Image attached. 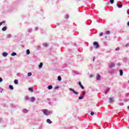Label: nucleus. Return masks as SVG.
I'll return each instance as SVG.
<instances>
[{
    "instance_id": "15",
    "label": "nucleus",
    "mask_w": 129,
    "mask_h": 129,
    "mask_svg": "<svg viewBox=\"0 0 129 129\" xmlns=\"http://www.w3.org/2000/svg\"><path fill=\"white\" fill-rule=\"evenodd\" d=\"M48 89H49V90H50V89H52V88H53V86L52 85H49L47 87Z\"/></svg>"
},
{
    "instance_id": "1",
    "label": "nucleus",
    "mask_w": 129,
    "mask_h": 129,
    "mask_svg": "<svg viewBox=\"0 0 129 129\" xmlns=\"http://www.w3.org/2000/svg\"><path fill=\"white\" fill-rule=\"evenodd\" d=\"M42 111L45 115H49L52 113V111H48L47 109H42Z\"/></svg>"
},
{
    "instance_id": "26",
    "label": "nucleus",
    "mask_w": 129,
    "mask_h": 129,
    "mask_svg": "<svg viewBox=\"0 0 129 129\" xmlns=\"http://www.w3.org/2000/svg\"><path fill=\"white\" fill-rule=\"evenodd\" d=\"M16 55H17V53H16V52H13L11 54V56H16Z\"/></svg>"
},
{
    "instance_id": "50",
    "label": "nucleus",
    "mask_w": 129,
    "mask_h": 129,
    "mask_svg": "<svg viewBox=\"0 0 129 129\" xmlns=\"http://www.w3.org/2000/svg\"><path fill=\"white\" fill-rule=\"evenodd\" d=\"M105 38H107V36H105Z\"/></svg>"
},
{
    "instance_id": "23",
    "label": "nucleus",
    "mask_w": 129,
    "mask_h": 129,
    "mask_svg": "<svg viewBox=\"0 0 129 129\" xmlns=\"http://www.w3.org/2000/svg\"><path fill=\"white\" fill-rule=\"evenodd\" d=\"M30 50L29 49H27L26 50V54L27 55H30Z\"/></svg>"
},
{
    "instance_id": "27",
    "label": "nucleus",
    "mask_w": 129,
    "mask_h": 129,
    "mask_svg": "<svg viewBox=\"0 0 129 129\" xmlns=\"http://www.w3.org/2000/svg\"><path fill=\"white\" fill-rule=\"evenodd\" d=\"M3 24H6V21H4L0 23V26H2Z\"/></svg>"
},
{
    "instance_id": "25",
    "label": "nucleus",
    "mask_w": 129,
    "mask_h": 129,
    "mask_svg": "<svg viewBox=\"0 0 129 129\" xmlns=\"http://www.w3.org/2000/svg\"><path fill=\"white\" fill-rule=\"evenodd\" d=\"M9 88H10V89H11L12 90H14V87H13L12 85H10Z\"/></svg>"
},
{
    "instance_id": "51",
    "label": "nucleus",
    "mask_w": 129,
    "mask_h": 129,
    "mask_svg": "<svg viewBox=\"0 0 129 129\" xmlns=\"http://www.w3.org/2000/svg\"><path fill=\"white\" fill-rule=\"evenodd\" d=\"M78 1H80V0H78Z\"/></svg>"
},
{
    "instance_id": "32",
    "label": "nucleus",
    "mask_w": 129,
    "mask_h": 129,
    "mask_svg": "<svg viewBox=\"0 0 129 129\" xmlns=\"http://www.w3.org/2000/svg\"><path fill=\"white\" fill-rule=\"evenodd\" d=\"M28 76H32V73H31V72L28 73Z\"/></svg>"
},
{
    "instance_id": "14",
    "label": "nucleus",
    "mask_w": 129,
    "mask_h": 129,
    "mask_svg": "<svg viewBox=\"0 0 129 129\" xmlns=\"http://www.w3.org/2000/svg\"><path fill=\"white\" fill-rule=\"evenodd\" d=\"M38 67L40 69L43 67V63L42 62H40L39 65L38 66Z\"/></svg>"
},
{
    "instance_id": "46",
    "label": "nucleus",
    "mask_w": 129,
    "mask_h": 129,
    "mask_svg": "<svg viewBox=\"0 0 129 129\" xmlns=\"http://www.w3.org/2000/svg\"><path fill=\"white\" fill-rule=\"evenodd\" d=\"M127 25L129 26V21L127 22Z\"/></svg>"
},
{
    "instance_id": "39",
    "label": "nucleus",
    "mask_w": 129,
    "mask_h": 129,
    "mask_svg": "<svg viewBox=\"0 0 129 129\" xmlns=\"http://www.w3.org/2000/svg\"><path fill=\"white\" fill-rule=\"evenodd\" d=\"M41 48V46L40 45L37 46V49H40Z\"/></svg>"
},
{
    "instance_id": "12",
    "label": "nucleus",
    "mask_w": 129,
    "mask_h": 129,
    "mask_svg": "<svg viewBox=\"0 0 129 129\" xmlns=\"http://www.w3.org/2000/svg\"><path fill=\"white\" fill-rule=\"evenodd\" d=\"M47 123H49V124H51L52 123V121L50 119H47L46 120Z\"/></svg>"
},
{
    "instance_id": "34",
    "label": "nucleus",
    "mask_w": 129,
    "mask_h": 129,
    "mask_svg": "<svg viewBox=\"0 0 129 129\" xmlns=\"http://www.w3.org/2000/svg\"><path fill=\"white\" fill-rule=\"evenodd\" d=\"M91 115H94V112H91Z\"/></svg>"
},
{
    "instance_id": "11",
    "label": "nucleus",
    "mask_w": 129,
    "mask_h": 129,
    "mask_svg": "<svg viewBox=\"0 0 129 129\" xmlns=\"http://www.w3.org/2000/svg\"><path fill=\"white\" fill-rule=\"evenodd\" d=\"M28 109H24L23 110V113H28Z\"/></svg>"
},
{
    "instance_id": "13",
    "label": "nucleus",
    "mask_w": 129,
    "mask_h": 129,
    "mask_svg": "<svg viewBox=\"0 0 129 129\" xmlns=\"http://www.w3.org/2000/svg\"><path fill=\"white\" fill-rule=\"evenodd\" d=\"M117 7L119 8V9H121V8H122V5H121V4H117Z\"/></svg>"
},
{
    "instance_id": "40",
    "label": "nucleus",
    "mask_w": 129,
    "mask_h": 129,
    "mask_svg": "<svg viewBox=\"0 0 129 129\" xmlns=\"http://www.w3.org/2000/svg\"><path fill=\"white\" fill-rule=\"evenodd\" d=\"M3 81V78H0V82H2Z\"/></svg>"
},
{
    "instance_id": "44",
    "label": "nucleus",
    "mask_w": 129,
    "mask_h": 129,
    "mask_svg": "<svg viewBox=\"0 0 129 129\" xmlns=\"http://www.w3.org/2000/svg\"><path fill=\"white\" fill-rule=\"evenodd\" d=\"M117 66H120V63H117Z\"/></svg>"
},
{
    "instance_id": "33",
    "label": "nucleus",
    "mask_w": 129,
    "mask_h": 129,
    "mask_svg": "<svg viewBox=\"0 0 129 129\" xmlns=\"http://www.w3.org/2000/svg\"><path fill=\"white\" fill-rule=\"evenodd\" d=\"M44 46H45V47H48V43H44Z\"/></svg>"
},
{
    "instance_id": "29",
    "label": "nucleus",
    "mask_w": 129,
    "mask_h": 129,
    "mask_svg": "<svg viewBox=\"0 0 129 129\" xmlns=\"http://www.w3.org/2000/svg\"><path fill=\"white\" fill-rule=\"evenodd\" d=\"M110 4H112L114 3V0H110Z\"/></svg>"
},
{
    "instance_id": "47",
    "label": "nucleus",
    "mask_w": 129,
    "mask_h": 129,
    "mask_svg": "<svg viewBox=\"0 0 129 129\" xmlns=\"http://www.w3.org/2000/svg\"><path fill=\"white\" fill-rule=\"evenodd\" d=\"M126 46H129V43H127Z\"/></svg>"
},
{
    "instance_id": "22",
    "label": "nucleus",
    "mask_w": 129,
    "mask_h": 129,
    "mask_svg": "<svg viewBox=\"0 0 129 129\" xmlns=\"http://www.w3.org/2000/svg\"><path fill=\"white\" fill-rule=\"evenodd\" d=\"M83 98H84V96H80L79 97V99L80 100H81V99H83Z\"/></svg>"
},
{
    "instance_id": "4",
    "label": "nucleus",
    "mask_w": 129,
    "mask_h": 129,
    "mask_svg": "<svg viewBox=\"0 0 129 129\" xmlns=\"http://www.w3.org/2000/svg\"><path fill=\"white\" fill-rule=\"evenodd\" d=\"M93 45L94 46H96V48H99V45L98 44V42H96V41H95L93 43Z\"/></svg>"
},
{
    "instance_id": "43",
    "label": "nucleus",
    "mask_w": 129,
    "mask_h": 129,
    "mask_svg": "<svg viewBox=\"0 0 129 129\" xmlns=\"http://www.w3.org/2000/svg\"><path fill=\"white\" fill-rule=\"evenodd\" d=\"M58 88H59V87H55L54 88V89H58Z\"/></svg>"
},
{
    "instance_id": "9",
    "label": "nucleus",
    "mask_w": 129,
    "mask_h": 129,
    "mask_svg": "<svg viewBox=\"0 0 129 129\" xmlns=\"http://www.w3.org/2000/svg\"><path fill=\"white\" fill-rule=\"evenodd\" d=\"M3 56V57H7V56H8V55H9V54L7 52H3L2 53Z\"/></svg>"
},
{
    "instance_id": "37",
    "label": "nucleus",
    "mask_w": 129,
    "mask_h": 129,
    "mask_svg": "<svg viewBox=\"0 0 129 129\" xmlns=\"http://www.w3.org/2000/svg\"><path fill=\"white\" fill-rule=\"evenodd\" d=\"M11 36L10 34H8L7 37L8 38H11Z\"/></svg>"
},
{
    "instance_id": "2",
    "label": "nucleus",
    "mask_w": 129,
    "mask_h": 129,
    "mask_svg": "<svg viewBox=\"0 0 129 129\" xmlns=\"http://www.w3.org/2000/svg\"><path fill=\"white\" fill-rule=\"evenodd\" d=\"M115 66V63L113 62H110L109 64V68H110V69H111L112 68H113V67H114Z\"/></svg>"
},
{
    "instance_id": "17",
    "label": "nucleus",
    "mask_w": 129,
    "mask_h": 129,
    "mask_svg": "<svg viewBox=\"0 0 129 129\" xmlns=\"http://www.w3.org/2000/svg\"><path fill=\"white\" fill-rule=\"evenodd\" d=\"M28 90L29 91H31V92H34V90L33 89V88H29Z\"/></svg>"
},
{
    "instance_id": "38",
    "label": "nucleus",
    "mask_w": 129,
    "mask_h": 129,
    "mask_svg": "<svg viewBox=\"0 0 129 129\" xmlns=\"http://www.w3.org/2000/svg\"><path fill=\"white\" fill-rule=\"evenodd\" d=\"M38 27H35V31H38Z\"/></svg>"
},
{
    "instance_id": "31",
    "label": "nucleus",
    "mask_w": 129,
    "mask_h": 129,
    "mask_svg": "<svg viewBox=\"0 0 129 129\" xmlns=\"http://www.w3.org/2000/svg\"><path fill=\"white\" fill-rule=\"evenodd\" d=\"M106 34H107V35H109V34H110V31H106Z\"/></svg>"
},
{
    "instance_id": "49",
    "label": "nucleus",
    "mask_w": 129,
    "mask_h": 129,
    "mask_svg": "<svg viewBox=\"0 0 129 129\" xmlns=\"http://www.w3.org/2000/svg\"><path fill=\"white\" fill-rule=\"evenodd\" d=\"M127 108L128 109H129V106H128L127 107Z\"/></svg>"
},
{
    "instance_id": "28",
    "label": "nucleus",
    "mask_w": 129,
    "mask_h": 129,
    "mask_svg": "<svg viewBox=\"0 0 129 129\" xmlns=\"http://www.w3.org/2000/svg\"><path fill=\"white\" fill-rule=\"evenodd\" d=\"M64 18L65 19H68V18H69V15L68 14L66 15Z\"/></svg>"
},
{
    "instance_id": "45",
    "label": "nucleus",
    "mask_w": 129,
    "mask_h": 129,
    "mask_svg": "<svg viewBox=\"0 0 129 129\" xmlns=\"http://www.w3.org/2000/svg\"><path fill=\"white\" fill-rule=\"evenodd\" d=\"M127 15H129V10L127 11Z\"/></svg>"
},
{
    "instance_id": "21",
    "label": "nucleus",
    "mask_w": 129,
    "mask_h": 129,
    "mask_svg": "<svg viewBox=\"0 0 129 129\" xmlns=\"http://www.w3.org/2000/svg\"><path fill=\"white\" fill-rule=\"evenodd\" d=\"M57 80H58V81H61V80H62V78H61V77L60 76H58L57 77Z\"/></svg>"
},
{
    "instance_id": "35",
    "label": "nucleus",
    "mask_w": 129,
    "mask_h": 129,
    "mask_svg": "<svg viewBox=\"0 0 129 129\" xmlns=\"http://www.w3.org/2000/svg\"><path fill=\"white\" fill-rule=\"evenodd\" d=\"M103 35V33H101L99 34L100 37H101V36H102Z\"/></svg>"
},
{
    "instance_id": "20",
    "label": "nucleus",
    "mask_w": 129,
    "mask_h": 129,
    "mask_svg": "<svg viewBox=\"0 0 129 129\" xmlns=\"http://www.w3.org/2000/svg\"><path fill=\"white\" fill-rule=\"evenodd\" d=\"M7 26H5L2 28V31H7Z\"/></svg>"
},
{
    "instance_id": "41",
    "label": "nucleus",
    "mask_w": 129,
    "mask_h": 129,
    "mask_svg": "<svg viewBox=\"0 0 129 129\" xmlns=\"http://www.w3.org/2000/svg\"><path fill=\"white\" fill-rule=\"evenodd\" d=\"M11 107H14V104H11Z\"/></svg>"
},
{
    "instance_id": "3",
    "label": "nucleus",
    "mask_w": 129,
    "mask_h": 129,
    "mask_svg": "<svg viewBox=\"0 0 129 129\" xmlns=\"http://www.w3.org/2000/svg\"><path fill=\"white\" fill-rule=\"evenodd\" d=\"M69 90H70L71 91H72V92H73L74 94H76V95H78V92L75 91V90H74L73 89L70 88H69Z\"/></svg>"
},
{
    "instance_id": "30",
    "label": "nucleus",
    "mask_w": 129,
    "mask_h": 129,
    "mask_svg": "<svg viewBox=\"0 0 129 129\" xmlns=\"http://www.w3.org/2000/svg\"><path fill=\"white\" fill-rule=\"evenodd\" d=\"M32 31H33V30L32 29H28L29 33H32Z\"/></svg>"
},
{
    "instance_id": "5",
    "label": "nucleus",
    "mask_w": 129,
    "mask_h": 129,
    "mask_svg": "<svg viewBox=\"0 0 129 129\" xmlns=\"http://www.w3.org/2000/svg\"><path fill=\"white\" fill-rule=\"evenodd\" d=\"M109 103H113L114 102V100L113 99V98H109Z\"/></svg>"
},
{
    "instance_id": "36",
    "label": "nucleus",
    "mask_w": 129,
    "mask_h": 129,
    "mask_svg": "<svg viewBox=\"0 0 129 129\" xmlns=\"http://www.w3.org/2000/svg\"><path fill=\"white\" fill-rule=\"evenodd\" d=\"M118 50H119V47H117V48L115 49V50H116V51H118Z\"/></svg>"
},
{
    "instance_id": "19",
    "label": "nucleus",
    "mask_w": 129,
    "mask_h": 129,
    "mask_svg": "<svg viewBox=\"0 0 129 129\" xmlns=\"http://www.w3.org/2000/svg\"><path fill=\"white\" fill-rule=\"evenodd\" d=\"M25 100H30V98L29 97V96H26L25 97Z\"/></svg>"
},
{
    "instance_id": "48",
    "label": "nucleus",
    "mask_w": 129,
    "mask_h": 129,
    "mask_svg": "<svg viewBox=\"0 0 129 129\" xmlns=\"http://www.w3.org/2000/svg\"><path fill=\"white\" fill-rule=\"evenodd\" d=\"M95 59V57H94L93 61H94Z\"/></svg>"
},
{
    "instance_id": "10",
    "label": "nucleus",
    "mask_w": 129,
    "mask_h": 129,
    "mask_svg": "<svg viewBox=\"0 0 129 129\" xmlns=\"http://www.w3.org/2000/svg\"><path fill=\"white\" fill-rule=\"evenodd\" d=\"M123 74V71H122V70H119V75L120 76H122V75Z\"/></svg>"
},
{
    "instance_id": "24",
    "label": "nucleus",
    "mask_w": 129,
    "mask_h": 129,
    "mask_svg": "<svg viewBox=\"0 0 129 129\" xmlns=\"http://www.w3.org/2000/svg\"><path fill=\"white\" fill-rule=\"evenodd\" d=\"M14 83L15 84H19V81H18V80H15Z\"/></svg>"
},
{
    "instance_id": "6",
    "label": "nucleus",
    "mask_w": 129,
    "mask_h": 129,
    "mask_svg": "<svg viewBox=\"0 0 129 129\" xmlns=\"http://www.w3.org/2000/svg\"><path fill=\"white\" fill-rule=\"evenodd\" d=\"M35 100H36V98L34 97H32L30 98V101L31 102H35Z\"/></svg>"
},
{
    "instance_id": "16",
    "label": "nucleus",
    "mask_w": 129,
    "mask_h": 129,
    "mask_svg": "<svg viewBox=\"0 0 129 129\" xmlns=\"http://www.w3.org/2000/svg\"><path fill=\"white\" fill-rule=\"evenodd\" d=\"M108 92H109V88H107L105 92V94H107V93H108Z\"/></svg>"
},
{
    "instance_id": "18",
    "label": "nucleus",
    "mask_w": 129,
    "mask_h": 129,
    "mask_svg": "<svg viewBox=\"0 0 129 129\" xmlns=\"http://www.w3.org/2000/svg\"><path fill=\"white\" fill-rule=\"evenodd\" d=\"M81 94L83 95V96L84 97V96L85 95V94H86V92H85V91H83L82 93Z\"/></svg>"
},
{
    "instance_id": "42",
    "label": "nucleus",
    "mask_w": 129,
    "mask_h": 129,
    "mask_svg": "<svg viewBox=\"0 0 129 129\" xmlns=\"http://www.w3.org/2000/svg\"><path fill=\"white\" fill-rule=\"evenodd\" d=\"M92 77H93V76L92 75H91L90 76V78H92Z\"/></svg>"
},
{
    "instance_id": "8",
    "label": "nucleus",
    "mask_w": 129,
    "mask_h": 129,
    "mask_svg": "<svg viewBox=\"0 0 129 129\" xmlns=\"http://www.w3.org/2000/svg\"><path fill=\"white\" fill-rule=\"evenodd\" d=\"M96 78V80H98V81H99V80H100V78H101L100 75H97Z\"/></svg>"
},
{
    "instance_id": "7",
    "label": "nucleus",
    "mask_w": 129,
    "mask_h": 129,
    "mask_svg": "<svg viewBox=\"0 0 129 129\" xmlns=\"http://www.w3.org/2000/svg\"><path fill=\"white\" fill-rule=\"evenodd\" d=\"M78 84L80 86V87L82 88V89H84V86H83V85L81 84V82H79Z\"/></svg>"
}]
</instances>
